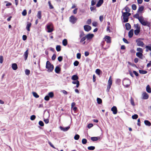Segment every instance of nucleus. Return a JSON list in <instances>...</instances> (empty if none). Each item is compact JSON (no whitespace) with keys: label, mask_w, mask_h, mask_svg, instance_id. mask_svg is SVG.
Masks as SVG:
<instances>
[{"label":"nucleus","mask_w":151,"mask_h":151,"mask_svg":"<svg viewBox=\"0 0 151 151\" xmlns=\"http://www.w3.org/2000/svg\"><path fill=\"white\" fill-rule=\"evenodd\" d=\"M46 68L47 69V71L48 72H52L54 69V66L52 64H51L49 61H47L46 62Z\"/></svg>","instance_id":"f257e3e1"},{"label":"nucleus","mask_w":151,"mask_h":151,"mask_svg":"<svg viewBox=\"0 0 151 151\" xmlns=\"http://www.w3.org/2000/svg\"><path fill=\"white\" fill-rule=\"evenodd\" d=\"M131 13L127 12H122V16L123 17V22H128L129 17L130 16Z\"/></svg>","instance_id":"f03ea898"},{"label":"nucleus","mask_w":151,"mask_h":151,"mask_svg":"<svg viewBox=\"0 0 151 151\" xmlns=\"http://www.w3.org/2000/svg\"><path fill=\"white\" fill-rule=\"evenodd\" d=\"M46 28L47 30V32H51L53 30V25L51 23H50L47 24L46 25Z\"/></svg>","instance_id":"7ed1b4c3"},{"label":"nucleus","mask_w":151,"mask_h":151,"mask_svg":"<svg viewBox=\"0 0 151 151\" xmlns=\"http://www.w3.org/2000/svg\"><path fill=\"white\" fill-rule=\"evenodd\" d=\"M139 21L142 25L144 26H148L147 25L148 22L144 20L142 17L141 16V18L139 19Z\"/></svg>","instance_id":"20e7f679"},{"label":"nucleus","mask_w":151,"mask_h":151,"mask_svg":"<svg viewBox=\"0 0 151 151\" xmlns=\"http://www.w3.org/2000/svg\"><path fill=\"white\" fill-rule=\"evenodd\" d=\"M130 83V80L128 78H125L122 81L123 85H129Z\"/></svg>","instance_id":"39448f33"},{"label":"nucleus","mask_w":151,"mask_h":151,"mask_svg":"<svg viewBox=\"0 0 151 151\" xmlns=\"http://www.w3.org/2000/svg\"><path fill=\"white\" fill-rule=\"evenodd\" d=\"M77 20V18L73 16H71L70 17V21L73 24H74L76 23Z\"/></svg>","instance_id":"423d86ee"},{"label":"nucleus","mask_w":151,"mask_h":151,"mask_svg":"<svg viewBox=\"0 0 151 151\" xmlns=\"http://www.w3.org/2000/svg\"><path fill=\"white\" fill-rule=\"evenodd\" d=\"M93 34L89 33L86 36V38H87L88 40H91L94 37Z\"/></svg>","instance_id":"0eeeda50"},{"label":"nucleus","mask_w":151,"mask_h":151,"mask_svg":"<svg viewBox=\"0 0 151 151\" xmlns=\"http://www.w3.org/2000/svg\"><path fill=\"white\" fill-rule=\"evenodd\" d=\"M142 99H147L148 98L149 95L146 92H144L142 94Z\"/></svg>","instance_id":"6e6552de"},{"label":"nucleus","mask_w":151,"mask_h":151,"mask_svg":"<svg viewBox=\"0 0 151 151\" xmlns=\"http://www.w3.org/2000/svg\"><path fill=\"white\" fill-rule=\"evenodd\" d=\"M136 42L137 43V45L139 46L143 47L144 45L143 42L139 40V39L136 40Z\"/></svg>","instance_id":"1a4fd4ad"},{"label":"nucleus","mask_w":151,"mask_h":151,"mask_svg":"<svg viewBox=\"0 0 151 151\" xmlns=\"http://www.w3.org/2000/svg\"><path fill=\"white\" fill-rule=\"evenodd\" d=\"M111 111L113 112V114H116L117 112V108L116 106H113L111 108Z\"/></svg>","instance_id":"9d476101"},{"label":"nucleus","mask_w":151,"mask_h":151,"mask_svg":"<svg viewBox=\"0 0 151 151\" xmlns=\"http://www.w3.org/2000/svg\"><path fill=\"white\" fill-rule=\"evenodd\" d=\"M106 42L107 43H110L111 42V37L108 36H106L104 38Z\"/></svg>","instance_id":"9b49d317"},{"label":"nucleus","mask_w":151,"mask_h":151,"mask_svg":"<svg viewBox=\"0 0 151 151\" xmlns=\"http://www.w3.org/2000/svg\"><path fill=\"white\" fill-rule=\"evenodd\" d=\"M32 25L31 23L29 22H27L26 27V29L29 32L30 31V28Z\"/></svg>","instance_id":"f8f14e48"},{"label":"nucleus","mask_w":151,"mask_h":151,"mask_svg":"<svg viewBox=\"0 0 151 151\" xmlns=\"http://www.w3.org/2000/svg\"><path fill=\"white\" fill-rule=\"evenodd\" d=\"M134 30L131 29L128 33V36L129 38H131L133 35Z\"/></svg>","instance_id":"ddd939ff"},{"label":"nucleus","mask_w":151,"mask_h":151,"mask_svg":"<svg viewBox=\"0 0 151 151\" xmlns=\"http://www.w3.org/2000/svg\"><path fill=\"white\" fill-rule=\"evenodd\" d=\"M136 56L141 59H142L143 54L142 52H137L136 54Z\"/></svg>","instance_id":"4468645a"},{"label":"nucleus","mask_w":151,"mask_h":151,"mask_svg":"<svg viewBox=\"0 0 151 151\" xmlns=\"http://www.w3.org/2000/svg\"><path fill=\"white\" fill-rule=\"evenodd\" d=\"M12 67L14 70H16L17 68V65L16 63H14L12 64Z\"/></svg>","instance_id":"2eb2a0df"},{"label":"nucleus","mask_w":151,"mask_h":151,"mask_svg":"<svg viewBox=\"0 0 151 151\" xmlns=\"http://www.w3.org/2000/svg\"><path fill=\"white\" fill-rule=\"evenodd\" d=\"M28 50L27 49L24 52V56L25 60H26L27 58L28 55Z\"/></svg>","instance_id":"dca6fc26"},{"label":"nucleus","mask_w":151,"mask_h":151,"mask_svg":"<svg viewBox=\"0 0 151 151\" xmlns=\"http://www.w3.org/2000/svg\"><path fill=\"white\" fill-rule=\"evenodd\" d=\"M103 3V0H99V1L97 3L96 6L97 7H99L100 6L101 4Z\"/></svg>","instance_id":"f3484780"},{"label":"nucleus","mask_w":151,"mask_h":151,"mask_svg":"<svg viewBox=\"0 0 151 151\" xmlns=\"http://www.w3.org/2000/svg\"><path fill=\"white\" fill-rule=\"evenodd\" d=\"M100 137H92L91 138V140L93 141H97L99 139H100Z\"/></svg>","instance_id":"a211bd4d"},{"label":"nucleus","mask_w":151,"mask_h":151,"mask_svg":"<svg viewBox=\"0 0 151 151\" xmlns=\"http://www.w3.org/2000/svg\"><path fill=\"white\" fill-rule=\"evenodd\" d=\"M91 29V27L88 25H86V31L88 32Z\"/></svg>","instance_id":"6ab92c4d"},{"label":"nucleus","mask_w":151,"mask_h":151,"mask_svg":"<svg viewBox=\"0 0 151 151\" xmlns=\"http://www.w3.org/2000/svg\"><path fill=\"white\" fill-rule=\"evenodd\" d=\"M55 73H58L60 70V69L59 66H57L55 68Z\"/></svg>","instance_id":"aec40b11"},{"label":"nucleus","mask_w":151,"mask_h":151,"mask_svg":"<svg viewBox=\"0 0 151 151\" xmlns=\"http://www.w3.org/2000/svg\"><path fill=\"white\" fill-rule=\"evenodd\" d=\"M126 29L127 30H129L131 28V26L129 23H127L125 24Z\"/></svg>","instance_id":"412c9836"},{"label":"nucleus","mask_w":151,"mask_h":151,"mask_svg":"<svg viewBox=\"0 0 151 151\" xmlns=\"http://www.w3.org/2000/svg\"><path fill=\"white\" fill-rule=\"evenodd\" d=\"M70 128V127L68 126L65 128H63L61 127H60V129L61 130H63L64 131H66L68 130Z\"/></svg>","instance_id":"4be33fe9"},{"label":"nucleus","mask_w":151,"mask_h":151,"mask_svg":"<svg viewBox=\"0 0 151 151\" xmlns=\"http://www.w3.org/2000/svg\"><path fill=\"white\" fill-rule=\"evenodd\" d=\"M145 124L147 126H150L151 125L150 122L148 120H145L144 121Z\"/></svg>","instance_id":"5701e85b"},{"label":"nucleus","mask_w":151,"mask_h":151,"mask_svg":"<svg viewBox=\"0 0 151 151\" xmlns=\"http://www.w3.org/2000/svg\"><path fill=\"white\" fill-rule=\"evenodd\" d=\"M134 28L136 29H140V27L139 25L138 24H134Z\"/></svg>","instance_id":"b1692460"},{"label":"nucleus","mask_w":151,"mask_h":151,"mask_svg":"<svg viewBox=\"0 0 151 151\" xmlns=\"http://www.w3.org/2000/svg\"><path fill=\"white\" fill-rule=\"evenodd\" d=\"M146 90L149 93H151V88L150 87V86H147Z\"/></svg>","instance_id":"393cba45"},{"label":"nucleus","mask_w":151,"mask_h":151,"mask_svg":"<svg viewBox=\"0 0 151 151\" xmlns=\"http://www.w3.org/2000/svg\"><path fill=\"white\" fill-rule=\"evenodd\" d=\"M140 29H135L134 30V34L136 35H137L140 32Z\"/></svg>","instance_id":"a878e982"},{"label":"nucleus","mask_w":151,"mask_h":151,"mask_svg":"<svg viewBox=\"0 0 151 151\" xmlns=\"http://www.w3.org/2000/svg\"><path fill=\"white\" fill-rule=\"evenodd\" d=\"M48 96H49V97H50V98H52L54 97V93L53 92H49L48 94Z\"/></svg>","instance_id":"bb28decb"},{"label":"nucleus","mask_w":151,"mask_h":151,"mask_svg":"<svg viewBox=\"0 0 151 151\" xmlns=\"http://www.w3.org/2000/svg\"><path fill=\"white\" fill-rule=\"evenodd\" d=\"M64 46H65L67 44V41L66 39L63 40L62 42Z\"/></svg>","instance_id":"cd10ccee"},{"label":"nucleus","mask_w":151,"mask_h":151,"mask_svg":"<svg viewBox=\"0 0 151 151\" xmlns=\"http://www.w3.org/2000/svg\"><path fill=\"white\" fill-rule=\"evenodd\" d=\"M37 17L40 19L41 18V11H39L38 12L37 14Z\"/></svg>","instance_id":"c85d7f7f"},{"label":"nucleus","mask_w":151,"mask_h":151,"mask_svg":"<svg viewBox=\"0 0 151 151\" xmlns=\"http://www.w3.org/2000/svg\"><path fill=\"white\" fill-rule=\"evenodd\" d=\"M78 78V76H77L74 75L72 76V79L74 81H76L77 80Z\"/></svg>","instance_id":"c756f323"},{"label":"nucleus","mask_w":151,"mask_h":151,"mask_svg":"<svg viewBox=\"0 0 151 151\" xmlns=\"http://www.w3.org/2000/svg\"><path fill=\"white\" fill-rule=\"evenodd\" d=\"M134 17L135 18L139 20V19L141 18V17H139V14H136L134 16Z\"/></svg>","instance_id":"7c9ffc66"},{"label":"nucleus","mask_w":151,"mask_h":151,"mask_svg":"<svg viewBox=\"0 0 151 151\" xmlns=\"http://www.w3.org/2000/svg\"><path fill=\"white\" fill-rule=\"evenodd\" d=\"M108 82L109 85H112V79H111V76H110L109 77Z\"/></svg>","instance_id":"2f4dec72"},{"label":"nucleus","mask_w":151,"mask_h":151,"mask_svg":"<svg viewBox=\"0 0 151 151\" xmlns=\"http://www.w3.org/2000/svg\"><path fill=\"white\" fill-rule=\"evenodd\" d=\"M139 72L140 73L142 74H145L147 73V71L142 70H139Z\"/></svg>","instance_id":"473e14b6"},{"label":"nucleus","mask_w":151,"mask_h":151,"mask_svg":"<svg viewBox=\"0 0 151 151\" xmlns=\"http://www.w3.org/2000/svg\"><path fill=\"white\" fill-rule=\"evenodd\" d=\"M33 95V96L36 98H38L39 97V96L35 92H32Z\"/></svg>","instance_id":"72a5a7b5"},{"label":"nucleus","mask_w":151,"mask_h":151,"mask_svg":"<svg viewBox=\"0 0 151 151\" xmlns=\"http://www.w3.org/2000/svg\"><path fill=\"white\" fill-rule=\"evenodd\" d=\"M97 103L99 104H101L102 102V101L101 99L99 98H97Z\"/></svg>","instance_id":"f704fd0d"},{"label":"nucleus","mask_w":151,"mask_h":151,"mask_svg":"<svg viewBox=\"0 0 151 151\" xmlns=\"http://www.w3.org/2000/svg\"><path fill=\"white\" fill-rule=\"evenodd\" d=\"M88 150H93L95 149V147L94 146H91L89 147H88Z\"/></svg>","instance_id":"c9c22d12"},{"label":"nucleus","mask_w":151,"mask_h":151,"mask_svg":"<svg viewBox=\"0 0 151 151\" xmlns=\"http://www.w3.org/2000/svg\"><path fill=\"white\" fill-rule=\"evenodd\" d=\"M144 9V7L143 6H141L139 7L138 9V12H141Z\"/></svg>","instance_id":"e433bc0d"},{"label":"nucleus","mask_w":151,"mask_h":151,"mask_svg":"<svg viewBox=\"0 0 151 151\" xmlns=\"http://www.w3.org/2000/svg\"><path fill=\"white\" fill-rule=\"evenodd\" d=\"M56 50L58 52H59L61 50V47L60 45H57L56 47Z\"/></svg>","instance_id":"4c0bfd02"},{"label":"nucleus","mask_w":151,"mask_h":151,"mask_svg":"<svg viewBox=\"0 0 151 151\" xmlns=\"http://www.w3.org/2000/svg\"><path fill=\"white\" fill-rule=\"evenodd\" d=\"M90 9L91 11H94V12L96 11V7L95 6H91L90 7Z\"/></svg>","instance_id":"58836bf2"},{"label":"nucleus","mask_w":151,"mask_h":151,"mask_svg":"<svg viewBox=\"0 0 151 151\" xmlns=\"http://www.w3.org/2000/svg\"><path fill=\"white\" fill-rule=\"evenodd\" d=\"M72 83L73 84H76V85H79V82L78 80L74 81L72 82Z\"/></svg>","instance_id":"ea45409f"},{"label":"nucleus","mask_w":151,"mask_h":151,"mask_svg":"<svg viewBox=\"0 0 151 151\" xmlns=\"http://www.w3.org/2000/svg\"><path fill=\"white\" fill-rule=\"evenodd\" d=\"M101 72V70L98 69H97L96 70V73L99 75H100Z\"/></svg>","instance_id":"a19ab883"},{"label":"nucleus","mask_w":151,"mask_h":151,"mask_svg":"<svg viewBox=\"0 0 151 151\" xmlns=\"http://www.w3.org/2000/svg\"><path fill=\"white\" fill-rule=\"evenodd\" d=\"M138 116L137 114H135L132 116V118L133 119H136L137 118Z\"/></svg>","instance_id":"79ce46f5"},{"label":"nucleus","mask_w":151,"mask_h":151,"mask_svg":"<svg viewBox=\"0 0 151 151\" xmlns=\"http://www.w3.org/2000/svg\"><path fill=\"white\" fill-rule=\"evenodd\" d=\"M137 50L138 52H142L143 53V50L141 48H137Z\"/></svg>","instance_id":"37998d69"},{"label":"nucleus","mask_w":151,"mask_h":151,"mask_svg":"<svg viewBox=\"0 0 151 151\" xmlns=\"http://www.w3.org/2000/svg\"><path fill=\"white\" fill-rule=\"evenodd\" d=\"M48 4L49 6V8L50 9H52L54 8L53 6L51 4V2L50 1H48Z\"/></svg>","instance_id":"c03bdc74"},{"label":"nucleus","mask_w":151,"mask_h":151,"mask_svg":"<svg viewBox=\"0 0 151 151\" xmlns=\"http://www.w3.org/2000/svg\"><path fill=\"white\" fill-rule=\"evenodd\" d=\"M80 137V136L79 135L77 134H76L74 137V139L76 140L78 139Z\"/></svg>","instance_id":"a18cd8bd"},{"label":"nucleus","mask_w":151,"mask_h":151,"mask_svg":"<svg viewBox=\"0 0 151 151\" xmlns=\"http://www.w3.org/2000/svg\"><path fill=\"white\" fill-rule=\"evenodd\" d=\"M36 118V116L35 115H32L30 117V119L31 120H34Z\"/></svg>","instance_id":"49530a36"},{"label":"nucleus","mask_w":151,"mask_h":151,"mask_svg":"<svg viewBox=\"0 0 151 151\" xmlns=\"http://www.w3.org/2000/svg\"><path fill=\"white\" fill-rule=\"evenodd\" d=\"M92 25L94 27H97L98 25V23L96 22H93L92 23Z\"/></svg>","instance_id":"de8ad7c7"},{"label":"nucleus","mask_w":151,"mask_h":151,"mask_svg":"<svg viewBox=\"0 0 151 151\" xmlns=\"http://www.w3.org/2000/svg\"><path fill=\"white\" fill-rule=\"evenodd\" d=\"M132 8L133 10H135L137 9L136 6L135 4H133L132 5Z\"/></svg>","instance_id":"09e8293b"},{"label":"nucleus","mask_w":151,"mask_h":151,"mask_svg":"<svg viewBox=\"0 0 151 151\" xmlns=\"http://www.w3.org/2000/svg\"><path fill=\"white\" fill-rule=\"evenodd\" d=\"M124 9L126 12L129 13V12H130V10L128 7L126 6Z\"/></svg>","instance_id":"8fccbe9b"},{"label":"nucleus","mask_w":151,"mask_h":151,"mask_svg":"<svg viewBox=\"0 0 151 151\" xmlns=\"http://www.w3.org/2000/svg\"><path fill=\"white\" fill-rule=\"evenodd\" d=\"M121 80L119 79H116V83L117 84H120V82Z\"/></svg>","instance_id":"3c124183"},{"label":"nucleus","mask_w":151,"mask_h":151,"mask_svg":"<svg viewBox=\"0 0 151 151\" xmlns=\"http://www.w3.org/2000/svg\"><path fill=\"white\" fill-rule=\"evenodd\" d=\"M130 102L132 105L133 106L134 105V100L132 97H131L130 99Z\"/></svg>","instance_id":"603ef678"},{"label":"nucleus","mask_w":151,"mask_h":151,"mask_svg":"<svg viewBox=\"0 0 151 151\" xmlns=\"http://www.w3.org/2000/svg\"><path fill=\"white\" fill-rule=\"evenodd\" d=\"M39 124L40 126L42 127L44 125V124L43 122L41 121H40L39 122Z\"/></svg>","instance_id":"864d4df0"},{"label":"nucleus","mask_w":151,"mask_h":151,"mask_svg":"<svg viewBox=\"0 0 151 151\" xmlns=\"http://www.w3.org/2000/svg\"><path fill=\"white\" fill-rule=\"evenodd\" d=\"M30 70H29L26 69L25 70V73L27 75H29L30 73Z\"/></svg>","instance_id":"5fc2aeb1"},{"label":"nucleus","mask_w":151,"mask_h":151,"mask_svg":"<svg viewBox=\"0 0 151 151\" xmlns=\"http://www.w3.org/2000/svg\"><path fill=\"white\" fill-rule=\"evenodd\" d=\"M44 99L46 101H49L50 99V97L48 95L45 96L44 98Z\"/></svg>","instance_id":"6e6d98bb"},{"label":"nucleus","mask_w":151,"mask_h":151,"mask_svg":"<svg viewBox=\"0 0 151 151\" xmlns=\"http://www.w3.org/2000/svg\"><path fill=\"white\" fill-rule=\"evenodd\" d=\"M3 61V58L2 56H0V63H2Z\"/></svg>","instance_id":"4d7b16f0"},{"label":"nucleus","mask_w":151,"mask_h":151,"mask_svg":"<svg viewBox=\"0 0 151 151\" xmlns=\"http://www.w3.org/2000/svg\"><path fill=\"white\" fill-rule=\"evenodd\" d=\"M79 64V62L77 61H76L74 63V65L75 66H77Z\"/></svg>","instance_id":"13d9d810"},{"label":"nucleus","mask_w":151,"mask_h":151,"mask_svg":"<svg viewBox=\"0 0 151 151\" xmlns=\"http://www.w3.org/2000/svg\"><path fill=\"white\" fill-rule=\"evenodd\" d=\"M22 14L23 16H25L27 14V12L25 10H24L22 12Z\"/></svg>","instance_id":"bf43d9fd"},{"label":"nucleus","mask_w":151,"mask_h":151,"mask_svg":"<svg viewBox=\"0 0 151 151\" xmlns=\"http://www.w3.org/2000/svg\"><path fill=\"white\" fill-rule=\"evenodd\" d=\"M93 126V125L92 124H89L87 126V127L88 128L90 129Z\"/></svg>","instance_id":"052dcab7"},{"label":"nucleus","mask_w":151,"mask_h":151,"mask_svg":"<svg viewBox=\"0 0 151 151\" xmlns=\"http://www.w3.org/2000/svg\"><path fill=\"white\" fill-rule=\"evenodd\" d=\"M4 2L7 3L6 4V6H10L12 5V4L10 2H9L7 1H5Z\"/></svg>","instance_id":"680f3d73"},{"label":"nucleus","mask_w":151,"mask_h":151,"mask_svg":"<svg viewBox=\"0 0 151 151\" xmlns=\"http://www.w3.org/2000/svg\"><path fill=\"white\" fill-rule=\"evenodd\" d=\"M44 121L45 122L46 124H48L49 122V120L47 119H44Z\"/></svg>","instance_id":"e2e57ef3"},{"label":"nucleus","mask_w":151,"mask_h":151,"mask_svg":"<svg viewBox=\"0 0 151 151\" xmlns=\"http://www.w3.org/2000/svg\"><path fill=\"white\" fill-rule=\"evenodd\" d=\"M96 3V1L94 0H93L91 2V4L92 6L94 5Z\"/></svg>","instance_id":"0e129e2a"},{"label":"nucleus","mask_w":151,"mask_h":151,"mask_svg":"<svg viewBox=\"0 0 151 151\" xmlns=\"http://www.w3.org/2000/svg\"><path fill=\"white\" fill-rule=\"evenodd\" d=\"M91 19H88L87 21V24H91Z\"/></svg>","instance_id":"69168bd1"},{"label":"nucleus","mask_w":151,"mask_h":151,"mask_svg":"<svg viewBox=\"0 0 151 151\" xmlns=\"http://www.w3.org/2000/svg\"><path fill=\"white\" fill-rule=\"evenodd\" d=\"M103 16H101L99 17V20L101 22H102L103 20Z\"/></svg>","instance_id":"338daca9"},{"label":"nucleus","mask_w":151,"mask_h":151,"mask_svg":"<svg viewBox=\"0 0 151 151\" xmlns=\"http://www.w3.org/2000/svg\"><path fill=\"white\" fill-rule=\"evenodd\" d=\"M81 54L80 53H78L77 54V58L78 59H80L81 58Z\"/></svg>","instance_id":"774afa93"}]
</instances>
